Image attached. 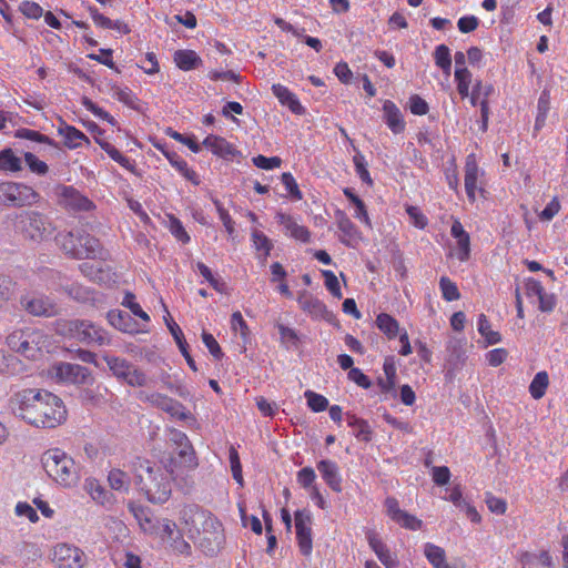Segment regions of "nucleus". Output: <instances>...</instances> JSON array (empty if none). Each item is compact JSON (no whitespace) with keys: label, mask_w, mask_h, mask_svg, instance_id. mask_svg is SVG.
<instances>
[{"label":"nucleus","mask_w":568,"mask_h":568,"mask_svg":"<svg viewBox=\"0 0 568 568\" xmlns=\"http://www.w3.org/2000/svg\"><path fill=\"white\" fill-rule=\"evenodd\" d=\"M7 407L13 416L37 428H55L68 418L63 400L47 389L17 390L9 397Z\"/></svg>","instance_id":"f257e3e1"},{"label":"nucleus","mask_w":568,"mask_h":568,"mask_svg":"<svg viewBox=\"0 0 568 568\" xmlns=\"http://www.w3.org/2000/svg\"><path fill=\"white\" fill-rule=\"evenodd\" d=\"M180 519L206 554L215 555L222 548L225 539L223 525L213 514L187 505L181 510Z\"/></svg>","instance_id":"f03ea898"},{"label":"nucleus","mask_w":568,"mask_h":568,"mask_svg":"<svg viewBox=\"0 0 568 568\" xmlns=\"http://www.w3.org/2000/svg\"><path fill=\"white\" fill-rule=\"evenodd\" d=\"M134 470L136 485L151 503L163 504L169 500L172 493V469L138 459Z\"/></svg>","instance_id":"7ed1b4c3"},{"label":"nucleus","mask_w":568,"mask_h":568,"mask_svg":"<svg viewBox=\"0 0 568 568\" xmlns=\"http://www.w3.org/2000/svg\"><path fill=\"white\" fill-rule=\"evenodd\" d=\"M41 465L45 474L59 486L71 488L79 480L74 459L60 448H50L41 455Z\"/></svg>","instance_id":"20e7f679"},{"label":"nucleus","mask_w":568,"mask_h":568,"mask_svg":"<svg viewBox=\"0 0 568 568\" xmlns=\"http://www.w3.org/2000/svg\"><path fill=\"white\" fill-rule=\"evenodd\" d=\"M16 231L26 240L36 244L50 241L55 232L51 219L39 211H22L16 216Z\"/></svg>","instance_id":"39448f33"},{"label":"nucleus","mask_w":568,"mask_h":568,"mask_svg":"<svg viewBox=\"0 0 568 568\" xmlns=\"http://www.w3.org/2000/svg\"><path fill=\"white\" fill-rule=\"evenodd\" d=\"M62 333L79 343L93 346H109L111 335L101 325L90 320H70L62 324Z\"/></svg>","instance_id":"423d86ee"},{"label":"nucleus","mask_w":568,"mask_h":568,"mask_svg":"<svg viewBox=\"0 0 568 568\" xmlns=\"http://www.w3.org/2000/svg\"><path fill=\"white\" fill-rule=\"evenodd\" d=\"M104 361L112 374L130 386L141 387L146 385V376L134 365L124 358L105 355Z\"/></svg>","instance_id":"0eeeda50"},{"label":"nucleus","mask_w":568,"mask_h":568,"mask_svg":"<svg viewBox=\"0 0 568 568\" xmlns=\"http://www.w3.org/2000/svg\"><path fill=\"white\" fill-rule=\"evenodd\" d=\"M49 374L55 382L63 384L84 385L92 381L87 367L65 362L54 364Z\"/></svg>","instance_id":"6e6552de"},{"label":"nucleus","mask_w":568,"mask_h":568,"mask_svg":"<svg viewBox=\"0 0 568 568\" xmlns=\"http://www.w3.org/2000/svg\"><path fill=\"white\" fill-rule=\"evenodd\" d=\"M54 194L59 205L70 212H89L93 202L71 185H58Z\"/></svg>","instance_id":"1a4fd4ad"},{"label":"nucleus","mask_w":568,"mask_h":568,"mask_svg":"<svg viewBox=\"0 0 568 568\" xmlns=\"http://www.w3.org/2000/svg\"><path fill=\"white\" fill-rule=\"evenodd\" d=\"M140 399L151 404L152 406L162 409L171 417L179 420H185L191 417V413L186 410L183 404L160 393H141Z\"/></svg>","instance_id":"9d476101"},{"label":"nucleus","mask_w":568,"mask_h":568,"mask_svg":"<svg viewBox=\"0 0 568 568\" xmlns=\"http://www.w3.org/2000/svg\"><path fill=\"white\" fill-rule=\"evenodd\" d=\"M483 172L478 168L475 154H469L465 162V191L469 202L474 203L479 195L484 196V186L481 181Z\"/></svg>","instance_id":"9b49d317"},{"label":"nucleus","mask_w":568,"mask_h":568,"mask_svg":"<svg viewBox=\"0 0 568 568\" xmlns=\"http://www.w3.org/2000/svg\"><path fill=\"white\" fill-rule=\"evenodd\" d=\"M294 519L300 551L303 556L308 557L313 550L312 514L308 510H297Z\"/></svg>","instance_id":"f8f14e48"},{"label":"nucleus","mask_w":568,"mask_h":568,"mask_svg":"<svg viewBox=\"0 0 568 568\" xmlns=\"http://www.w3.org/2000/svg\"><path fill=\"white\" fill-rule=\"evenodd\" d=\"M275 221L285 236L302 243L311 241V232L300 222V217L280 211L275 214Z\"/></svg>","instance_id":"ddd939ff"},{"label":"nucleus","mask_w":568,"mask_h":568,"mask_svg":"<svg viewBox=\"0 0 568 568\" xmlns=\"http://www.w3.org/2000/svg\"><path fill=\"white\" fill-rule=\"evenodd\" d=\"M53 561L59 568H83L87 556L75 546L59 544L53 550Z\"/></svg>","instance_id":"4468645a"},{"label":"nucleus","mask_w":568,"mask_h":568,"mask_svg":"<svg viewBox=\"0 0 568 568\" xmlns=\"http://www.w3.org/2000/svg\"><path fill=\"white\" fill-rule=\"evenodd\" d=\"M21 304L28 313L34 316L51 317L57 315L59 311L55 302L48 296L38 293L23 296Z\"/></svg>","instance_id":"2eb2a0df"},{"label":"nucleus","mask_w":568,"mask_h":568,"mask_svg":"<svg viewBox=\"0 0 568 568\" xmlns=\"http://www.w3.org/2000/svg\"><path fill=\"white\" fill-rule=\"evenodd\" d=\"M384 505L386 515L400 527L409 530H419L423 527V521L420 519L400 509L396 498L387 497Z\"/></svg>","instance_id":"dca6fc26"},{"label":"nucleus","mask_w":568,"mask_h":568,"mask_svg":"<svg viewBox=\"0 0 568 568\" xmlns=\"http://www.w3.org/2000/svg\"><path fill=\"white\" fill-rule=\"evenodd\" d=\"M169 440L179 450V456L182 459V463L187 468H195L197 466L195 452L186 436L185 433L171 428L168 433Z\"/></svg>","instance_id":"f3484780"},{"label":"nucleus","mask_w":568,"mask_h":568,"mask_svg":"<svg viewBox=\"0 0 568 568\" xmlns=\"http://www.w3.org/2000/svg\"><path fill=\"white\" fill-rule=\"evenodd\" d=\"M45 347V334L41 329L27 327V334L19 354L30 359H37Z\"/></svg>","instance_id":"a211bd4d"},{"label":"nucleus","mask_w":568,"mask_h":568,"mask_svg":"<svg viewBox=\"0 0 568 568\" xmlns=\"http://www.w3.org/2000/svg\"><path fill=\"white\" fill-rule=\"evenodd\" d=\"M336 224L341 232L339 241L348 247H356L362 241L361 232L344 212H336Z\"/></svg>","instance_id":"6ab92c4d"},{"label":"nucleus","mask_w":568,"mask_h":568,"mask_svg":"<svg viewBox=\"0 0 568 568\" xmlns=\"http://www.w3.org/2000/svg\"><path fill=\"white\" fill-rule=\"evenodd\" d=\"M450 234L456 240V246L453 254L460 262L467 261L470 255V237L458 220L453 221Z\"/></svg>","instance_id":"aec40b11"},{"label":"nucleus","mask_w":568,"mask_h":568,"mask_svg":"<svg viewBox=\"0 0 568 568\" xmlns=\"http://www.w3.org/2000/svg\"><path fill=\"white\" fill-rule=\"evenodd\" d=\"M316 467L326 485L333 491L341 493L343 487L338 465L333 460L322 459L317 463Z\"/></svg>","instance_id":"412c9836"},{"label":"nucleus","mask_w":568,"mask_h":568,"mask_svg":"<svg viewBox=\"0 0 568 568\" xmlns=\"http://www.w3.org/2000/svg\"><path fill=\"white\" fill-rule=\"evenodd\" d=\"M367 541L385 568H398L399 561L397 557L389 551L377 534L369 532L367 535Z\"/></svg>","instance_id":"4be33fe9"},{"label":"nucleus","mask_w":568,"mask_h":568,"mask_svg":"<svg viewBox=\"0 0 568 568\" xmlns=\"http://www.w3.org/2000/svg\"><path fill=\"white\" fill-rule=\"evenodd\" d=\"M383 118L388 129L394 134L404 132L406 123L399 108L390 100L383 103Z\"/></svg>","instance_id":"5701e85b"},{"label":"nucleus","mask_w":568,"mask_h":568,"mask_svg":"<svg viewBox=\"0 0 568 568\" xmlns=\"http://www.w3.org/2000/svg\"><path fill=\"white\" fill-rule=\"evenodd\" d=\"M131 514L136 519L141 530L150 536H155L160 519L154 518L148 508L135 504H129Z\"/></svg>","instance_id":"b1692460"},{"label":"nucleus","mask_w":568,"mask_h":568,"mask_svg":"<svg viewBox=\"0 0 568 568\" xmlns=\"http://www.w3.org/2000/svg\"><path fill=\"white\" fill-rule=\"evenodd\" d=\"M58 133L63 139L64 145L70 150L81 148L84 144H90L89 138L82 131L78 130L72 125H60L58 129Z\"/></svg>","instance_id":"393cba45"},{"label":"nucleus","mask_w":568,"mask_h":568,"mask_svg":"<svg viewBox=\"0 0 568 568\" xmlns=\"http://www.w3.org/2000/svg\"><path fill=\"white\" fill-rule=\"evenodd\" d=\"M297 303L312 317L320 318L326 313L325 304L307 291L298 293Z\"/></svg>","instance_id":"a878e982"},{"label":"nucleus","mask_w":568,"mask_h":568,"mask_svg":"<svg viewBox=\"0 0 568 568\" xmlns=\"http://www.w3.org/2000/svg\"><path fill=\"white\" fill-rule=\"evenodd\" d=\"M78 232H61L54 236L55 243L60 246V248L68 255L74 258H82L83 255H88V251L82 248H77Z\"/></svg>","instance_id":"bb28decb"},{"label":"nucleus","mask_w":568,"mask_h":568,"mask_svg":"<svg viewBox=\"0 0 568 568\" xmlns=\"http://www.w3.org/2000/svg\"><path fill=\"white\" fill-rule=\"evenodd\" d=\"M16 190L12 191L10 206H26L36 204L40 195L31 186L16 182Z\"/></svg>","instance_id":"cd10ccee"},{"label":"nucleus","mask_w":568,"mask_h":568,"mask_svg":"<svg viewBox=\"0 0 568 568\" xmlns=\"http://www.w3.org/2000/svg\"><path fill=\"white\" fill-rule=\"evenodd\" d=\"M273 94L278 99L281 104L287 106L295 114H303L305 109L296 98V95L285 85L280 83L272 85Z\"/></svg>","instance_id":"c85d7f7f"},{"label":"nucleus","mask_w":568,"mask_h":568,"mask_svg":"<svg viewBox=\"0 0 568 568\" xmlns=\"http://www.w3.org/2000/svg\"><path fill=\"white\" fill-rule=\"evenodd\" d=\"M106 320L111 326L123 333L134 334L139 332L132 317L123 311H110L106 314Z\"/></svg>","instance_id":"c756f323"},{"label":"nucleus","mask_w":568,"mask_h":568,"mask_svg":"<svg viewBox=\"0 0 568 568\" xmlns=\"http://www.w3.org/2000/svg\"><path fill=\"white\" fill-rule=\"evenodd\" d=\"M203 145L213 154L221 158L230 159L235 154L234 146L225 139L217 135H207L203 141Z\"/></svg>","instance_id":"7c9ffc66"},{"label":"nucleus","mask_w":568,"mask_h":568,"mask_svg":"<svg viewBox=\"0 0 568 568\" xmlns=\"http://www.w3.org/2000/svg\"><path fill=\"white\" fill-rule=\"evenodd\" d=\"M83 489L97 504L105 506L111 503V494L100 484L97 478L89 477L84 480Z\"/></svg>","instance_id":"2f4dec72"},{"label":"nucleus","mask_w":568,"mask_h":568,"mask_svg":"<svg viewBox=\"0 0 568 568\" xmlns=\"http://www.w3.org/2000/svg\"><path fill=\"white\" fill-rule=\"evenodd\" d=\"M280 334V343L286 351H296L302 344V337L295 328L288 327L283 323H276Z\"/></svg>","instance_id":"473e14b6"},{"label":"nucleus","mask_w":568,"mask_h":568,"mask_svg":"<svg viewBox=\"0 0 568 568\" xmlns=\"http://www.w3.org/2000/svg\"><path fill=\"white\" fill-rule=\"evenodd\" d=\"M173 60L176 67L183 71L197 69L202 64L201 58L193 50H178L174 52Z\"/></svg>","instance_id":"72a5a7b5"},{"label":"nucleus","mask_w":568,"mask_h":568,"mask_svg":"<svg viewBox=\"0 0 568 568\" xmlns=\"http://www.w3.org/2000/svg\"><path fill=\"white\" fill-rule=\"evenodd\" d=\"M343 193L355 207L354 217L362 222L368 229H372V222L366 210L365 203L349 187H345L343 190Z\"/></svg>","instance_id":"f704fd0d"},{"label":"nucleus","mask_w":568,"mask_h":568,"mask_svg":"<svg viewBox=\"0 0 568 568\" xmlns=\"http://www.w3.org/2000/svg\"><path fill=\"white\" fill-rule=\"evenodd\" d=\"M375 324L388 339L395 338L402 332L398 321L387 313L378 314Z\"/></svg>","instance_id":"c9c22d12"},{"label":"nucleus","mask_w":568,"mask_h":568,"mask_svg":"<svg viewBox=\"0 0 568 568\" xmlns=\"http://www.w3.org/2000/svg\"><path fill=\"white\" fill-rule=\"evenodd\" d=\"M424 555L433 568H452L446 560L445 550L433 542L424 545Z\"/></svg>","instance_id":"e433bc0d"},{"label":"nucleus","mask_w":568,"mask_h":568,"mask_svg":"<svg viewBox=\"0 0 568 568\" xmlns=\"http://www.w3.org/2000/svg\"><path fill=\"white\" fill-rule=\"evenodd\" d=\"M77 240V248L88 251V255H83L82 258H95L101 253V245L99 240L91 236L90 234L78 232Z\"/></svg>","instance_id":"4c0bfd02"},{"label":"nucleus","mask_w":568,"mask_h":568,"mask_svg":"<svg viewBox=\"0 0 568 568\" xmlns=\"http://www.w3.org/2000/svg\"><path fill=\"white\" fill-rule=\"evenodd\" d=\"M0 170L6 172H20L22 160L10 148L0 151Z\"/></svg>","instance_id":"58836bf2"},{"label":"nucleus","mask_w":568,"mask_h":568,"mask_svg":"<svg viewBox=\"0 0 568 568\" xmlns=\"http://www.w3.org/2000/svg\"><path fill=\"white\" fill-rule=\"evenodd\" d=\"M346 420L357 439L364 442H368L371 439V428L366 420L349 413L346 414Z\"/></svg>","instance_id":"ea45409f"},{"label":"nucleus","mask_w":568,"mask_h":568,"mask_svg":"<svg viewBox=\"0 0 568 568\" xmlns=\"http://www.w3.org/2000/svg\"><path fill=\"white\" fill-rule=\"evenodd\" d=\"M168 160L170 164L187 181L192 182L194 185H199L201 183L197 173L191 168H189L186 161H184L176 154L168 155Z\"/></svg>","instance_id":"a19ab883"},{"label":"nucleus","mask_w":568,"mask_h":568,"mask_svg":"<svg viewBox=\"0 0 568 568\" xmlns=\"http://www.w3.org/2000/svg\"><path fill=\"white\" fill-rule=\"evenodd\" d=\"M108 481L112 489L118 491H128L131 479L122 469L113 468L109 471Z\"/></svg>","instance_id":"79ce46f5"},{"label":"nucleus","mask_w":568,"mask_h":568,"mask_svg":"<svg viewBox=\"0 0 568 568\" xmlns=\"http://www.w3.org/2000/svg\"><path fill=\"white\" fill-rule=\"evenodd\" d=\"M435 64L449 77L452 70L450 50L446 44H439L434 50Z\"/></svg>","instance_id":"37998d69"},{"label":"nucleus","mask_w":568,"mask_h":568,"mask_svg":"<svg viewBox=\"0 0 568 568\" xmlns=\"http://www.w3.org/2000/svg\"><path fill=\"white\" fill-rule=\"evenodd\" d=\"M477 328L479 334L485 338L487 344L495 345L501 341L500 334L491 329L490 323L486 315L484 314H480L478 316Z\"/></svg>","instance_id":"c03bdc74"},{"label":"nucleus","mask_w":568,"mask_h":568,"mask_svg":"<svg viewBox=\"0 0 568 568\" xmlns=\"http://www.w3.org/2000/svg\"><path fill=\"white\" fill-rule=\"evenodd\" d=\"M548 385L549 377L547 372H538L529 385V393L531 397L535 399H540L546 394Z\"/></svg>","instance_id":"a18cd8bd"},{"label":"nucleus","mask_w":568,"mask_h":568,"mask_svg":"<svg viewBox=\"0 0 568 568\" xmlns=\"http://www.w3.org/2000/svg\"><path fill=\"white\" fill-rule=\"evenodd\" d=\"M179 532L178 526L173 520L163 518L159 521L154 537L160 538L163 542H170Z\"/></svg>","instance_id":"49530a36"},{"label":"nucleus","mask_w":568,"mask_h":568,"mask_svg":"<svg viewBox=\"0 0 568 568\" xmlns=\"http://www.w3.org/2000/svg\"><path fill=\"white\" fill-rule=\"evenodd\" d=\"M457 83V91L463 99L469 97L471 73L467 68H456L454 73Z\"/></svg>","instance_id":"de8ad7c7"},{"label":"nucleus","mask_w":568,"mask_h":568,"mask_svg":"<svg viewBox=\"0 0 568 568\" xmlns=\"http://www.w3.org/2000/svg\"><path fill=\"white\" fill-rule=\"evenodd\" d=\"M537 116L535 121V130H540L546 122L547 114L550 110V95L548 92L542 91L537 105Z\"/></svg>","instance_id":"09e8293b"},{"label":"nucleus","mask_w":568,"mask_h":568,"mask_svg":"<svg viewBox=\"0 0 568 568\" xmlns=\"http://www.w3.org/2000/svg\"><path fill=\"white\" fill-rule=\"evenodd\" d=\"M81 104L90 111L92 114H94L98 119L103 120L111 125H116V120L104 109L100 108L98 104H95L91 99L88 97H83L81 99Z\"/></svg>","instance_id":"8fccbe9b"},{"label":"nucleus","mask_w":568,"mask_h":568,"mask_svg":"<svg viewBox=\"0 0 568 568\" xmlns=\"http://www.w3.org/2000/svg\"><path fill=\"white\" fill-rule=\"evenodd\" d=\"M251 236L255 250L262 252L263 258H266L273 248L271 240L263 232L255 229L252 231Z\"/></svg>","instance_id":"3c124183"},{"label":"nucleus","mask_w":568,"mask_h":568,"mask_svg":"<svg viewBox=\"0 0 568 568\" xmlns=\"http://www.w3.org/2000/svg\"><path fill=\"white\" fill-rule=\"evenodd\" d=\"M439 288L442 296L447 302L457 301L460 297L457 285L450 281L447 276H442L439 280Z\"/></svg>","instance_id":"603ef678"},{"label":"nucleus","mask_w":568,"mask_h":568,"mask_svg":"<svg viewBox=\"0 0 568 568\" xmlns=\"http://www.w3.org/2000/svg\"><path fill=\"white\" fill-rule=\"evenodd\" d=\"M168 229L179 242L183 244L190 242V235L187 234L182 222L178 217L173 215L169 216Z\"/></svg>","instance_id":"864d4df0"},{"label":"nucleus","mask_w":568,"mask_h":568,"mask_svg":"<svg viewBox=\"0 0 568 568\" xmlns=\"http://www.w3.org/2000/svg\"><path fill=\"white\" fill-rule=\"evenodd\" d=\"M231 328L234 333H239L241 335L244 343L248 341L251 332L241 312L236 311L232 314Z\"/></svg>","instance_id":"5fc2aeb1"},{"label":"nucleus","mask_w":568,"mask_h":568,"mask_svg":"<svg viewBox=\"0 0 568 568\" xmlns=\"http://www.w3.org/2000/svg\"><path fill=\"white\" fill-rule=\"evenodd\" d=\"M304 396L307 399V406L315 413L323 412L328 407L327 398L321 394L313 390H306Z\"/></svg>","instance_id":"6e6d98bb"},{"label":"nucleus","mask_w":568,"mask_h":568,"mask_svg":"<svg viewBox=\"0 0 568 568\" xmlns=\"http://www.w3.org/2000/svg\"><path fill=\"white\" fill-rule=\"evenodd\" d=\"M296 480L297 483L308 491L312 490V488L317 487L315 485L316 480V474L315 470L312 467H303L300 469L296 474Z\"/></svg>","instance_id":"4d7b16f0"},{"label":"nucleus","mask_w":568,"mask_h":568,"mask_svg":"<svg viewBox=\"0 0 568 568\" xmlns=\"http://www.w3.org/2000/svg\"><path fill=\"white\" fill-rule=\"evenodd\" d=\"M281 181L293 200L301 201L303 199V194L298 189L296 180L290 172L283 173Z\"/></svg>","instance_id":"13d9d810"},{"label":"nucleus","mask_w":568,"mask_h":568,"mask_svg":"<svg viewBox=\"0 0 568 568\" xmlns=\"http://www.w3.org/2000/svg\"><path fill=\"white\" fill-rule=\"evenodd\" d=\"M14 295V283L8 276L0 275V307Z\"/></svg>","instance_id":"bf43d9fd"},{"label":"nucleus","mask_w":568,"mask_h":568,"mask_svg":"<svg viewBox=\"0 0 568 568\" xmlns=\"http://www.w3.org/2000/svg\"><path fill=\"white\" fill-rule=\"evenodd\" d=\"M24 161L31 172H33L38 175H44L48 173L49 168H48L47 163L39 160L33 153L26 152Z\"/></svg>","instance_id":"052dcab7"},{"label":"nucleus","mask_w":568,"mask_h":568,"mask_svg":"<svg viewBox=\"0 0 568 568\" xmlns=\"http://www.w3.org/2000/svg\"><path fill=\"white\" fill-rule=\"evenodd\" d=\"M322 275L324 276L325 287L327 288V291L334 297L341 298L342 291H341L339 282H338L337 276L334 274V272L328 271V270H323Z\"/></svg>","instance_id":"680f3d73"},{"label":"nucleus","mask_w":568,"mask_h":568,"mask_svg":"<svg viewBox=\"0 0 568 568\" xmlns=\"http://www.w3.org/2000/svg\"><path fill=\"white\" fill-rule=\"evenodd\" d=\"M230 466L233 478L239 485H243L242 466L237 450L234 447L230 448L229 452Z\"/></svg>","instance_id":"e2e57ef3"},{"label":"nucleus","mask_w":568,"mask_h":568,"mask_svg":"<svg viewBox=\"0 0 568 568\" xmlns=\"http://www.w3.org/2000/svg\"><path fill=\"white\" fill-rule=\"evenodd\" d=\"M122 304L128 307L132 314L140 317L144 322L150 321V316L142 310L139 303L135 302V296L131 293H126Z\"/></svg>","instance_id":"0e129e2a"},{"label":"nucleus","mask_w":568,"mask_h":568,"mask_svg":"<svg viewBox=\"0 0 568 568\" xmlns=\"http://www.w3.org/2000/svg\"><path fill=\"white\" fill-rule=\"evenodd\" d=\"M353 161H354V165H355V171H356L357 175L359 176V179L364 183L372 185L373 180H372L369 172L366 168L364 155H362L361 153H357L356 155H354Z\"/></svg>","instance_id":"69168bd1"},{"label":"nucleus","mask_w":568,"mask_h":568,"mask_svg":"<svg viewBox=\"0 0 568 568\" xmlns=\"http://www.w3.org/2000/svg\"><path fill=\"white\" fill-rule=\"evenodd\" d=\"M253 164L262 170H273L281 166L282 160L278 156L267 158L257 155L252 159Z\"/></svg>","instance_id":"338daca9"},{"label":"nucleus","mask_w":568,"mask_h":568,"mask_svg":"<svg viewBox=\"0 0 568 568\" xmlns=\"http://www.w3.org/2000/svg\"><path fill=\"white\" fill-rule=\"evenodd\" d=\"M14 514L18 517L28 518L31 523H37L39 520L36 509L27 501H19L14 507Z\"/></svg>","instance_id":"774afa93"}]
</instances>
